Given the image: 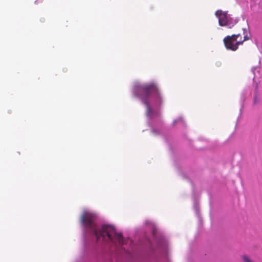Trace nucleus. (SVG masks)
I'll return each instance as SVG.
<instances>
[{"instance_id":"obj_1","label":"nucleus","mask_w":262,"mask_h":262,"mask_svg":"<svg viewBox=\"0 0 262 262\" xmlns=\"http://www.w3.org/2000/svg\"><path fill=\"white\" fill-rule=\"evenodd\" d=\"M97 215L95 213L86 210L83 211L80 217L81 224L95 236L97 241L102 238L103 241H111L113 243L117 242L119 245L127 243L128 239H124L121 233H117L113 226L103 225L101 230L98 231L95 223Z\"/></svg>"},{"instance_id":"obj_2","label":"nucleus","mask_w":262,"mask_h":262,"mask_svg":"<svg viewBox=\"0 0 262 262\" xmlns=\"http://www.w3.org/2000/svg\"><path fill=\"white\" fill-rule=\"evenodd\" d=\"M250 39V33L248 28H243L242 32L237 34L228 35L223 39L226 48L232 51H235L240 45Z\"/></svg>"},{"instance_id":"obj_3","label":"nucleus","mask_w":262,"mask_h":262,"mask_svg":"<svg viewBox=\"0 0 262 262\" xmlns=\"http://www.w3.org/2000/svg\"><path fill=\"white\" fill-rule=\"evenodd\" d=\"M141 91L143 102L146 106L147 112L149 113L151 111V109L148 102V98L151 95H158V89L157 85L154 83H150L142 85L141 88Z\"/></svg>"},{"instance_id":"obj_4","label":"nucleus","mask_w":262,"mask_h":262,"mask_svg":"<svg viewBox=\"0 0 262 262\" xmlns=\"http://www.w3.org/2000/svg\"><path fill=\"white\" fill-rule=\"evenodd\" d=\"M215 15L219 19V25L221 26H228L230 24V17L225 12L222 10H217Z\"/></svg>"},{"instance_id":"obj_5","label":"nucleus","mask_w":262,"mask_h":262,"mask_svg":"<svg viewBox=\"0 0 262 262\" xmlns=\"http://www.w3.org/2000/svg\"><path fill=\"white\" fill-rule=\"evenodd\" d=\"M242 259L244 262H253L249 257L246 255L242 256Z\"/></svg>"}]
</instances>
